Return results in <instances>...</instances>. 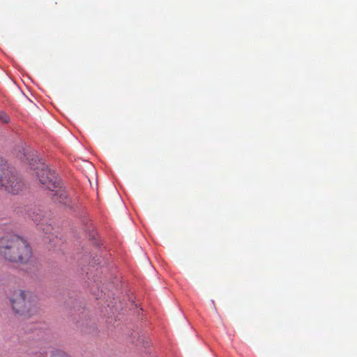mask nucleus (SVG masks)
I'll return each instance as SVG.
<instances>
[{"label":"nucleus","mask_w":357,"mask_h":357,"mask_svg":"<svg viewBox=\"0 0 357 357\" xmlns=\"http://www.w3.org/2000/svg\"><path fill=\"white\" fill-rule=\"evenodd\" d=\"M19 152L20 158L27 162L30 168L35 172L40 183L53 192L52 197L54 202L71 207L73 202L65 188L61 185V181L54 171L50 169L38 158L35 151L27 147H22Z\"/></svg>","instance_id":"nucleus-1"},{"label":"nucleus","mask_w":357,"mask_h":357,"mask_svg":"<svg viewBox=\"0 0 357 357\" xmlns=\"http://www.w3.org/2000/svg\"><path fill=\"white\" fill-rule=\"evenodd\" d=\"M53 241H54V239H52V238H50V239H49V242H50V243H52Z\"/></svg>","instance_id":"nucleus-11"},{"label":"nucleus","mask_w":357,"mask_h":357,"mask_svg":"<svg viewBox=\"0 0 357 357\" xmlns=\"http://www.w3.org/2000/svg\"><path fill=\"white\" fill-rule=\"evenodd\" d=\"M10 118L6 113L3 111H0V121L4 123L9 122Z\"/></svg>","instance_id":"nucleus-8"},{"label":"nucleus","mask_w":357,"mask_h":357,"mask_svg":"<svg viewBox=\"0 0 357 357\" xmlns=\"http://www.w3.org/2000/svg\"><path fill=\"white\" fill-rule=\"evenodd\" d=\"M0 185L8 193L17 195L23 190L24 184L21 176L16 171L7 169L0 180Z\"/></svg>","instance_id":"nucleus-4"},{"label":"nucleus","mask_w":357,"mask_h":357,"mask_svg":"<svg viewBox=\"0 0 357 357\" xmlns=\"http://www.w3.org/2000/svg\"><path fill=\"white\" fill-rule=\"evenodd\" d=\"M0 255L9 261L25 264L31 258L32 251L24 238L7 234L0 238Z\"/></svg>","instance_id":"nucleus-2"},{"label":"nucleus","mask_w":357,"mask_h":357,"mask_svg":"<svg viewBox=\"0 0 357 357\" xmlns=\"http://www.w3.org/2000/svg\"><path fill=\"white\" fill-rule=\"evenodd\" d=\"M36 327H35L34 328H28L27 331L29 332H31V331H33V330H36Z\"/></svg>","instance_id":"nucleus-10"},{"label":"nucleus","mask_w":357,"mask_h":357,"mask_svg":"<svg viewBox=\"0 0 357 357\" xmlns=\"http://www.w3.org/2000/svg\"><path fill=\"white\" fill-rule=\"evenodd\" d=\"M137 341L139 342V344H142L144 346H146L149 344V338L146 337L144 334L139 335Z\"/></svg>","instance_id":"nucleus-7"},{"label":"nucleus","mask_w":357,"mask_h":357,"mask_svg":"<svg viewBox=\"0 0 357 357\" xmlns=\"http://www.w3.org/2000/svg\"><path fill=\"white\" fill-rule=\"evenodd\" d=\"M51 357H68L65 353L58 351L56 353H54Z\"/></svg>","instance_id":"nucleus-9"},{"label":"nucleus","mask_w":357,"mask_h":357,"mask_svg":"<svg viewBox=\"0 0 357 357\" xmlns=\"http://www.w3.org/2000/svg\"><path fill=\"white\" fill-rule=\"evenodd\" d=\"M40 212V211L38 209L37 211L33 212L32 214L29 213V215L34 222H38L37 224L40 225V228L47 234L52 229V227L51 225L47 226L46 229L43 227V222H40L43 220V215Z\"/></svg>","instance_id":"nucleus-6"},{"label":"nucleus","mask_w":357,"mask_h":357,"mask_svg":"<svg viewBox=\"0 0 357 357\" xmlns=\"http://www.w3.org/2000/svg\"><path fill=\"white\" fill-rule=\"evenodd\" d=\"M86 274L88 275L87 284L90 288L92 294L94 295L96 299H105L106 297V294L103 291L102 289L100 291L98 290L99 284L101 282H99L98 279L94 278L93 276L91 278V273L89 274L87 272Z\"/></svg>","instance_id":"nucleus-5"},{"label":"nucleus","mask_w":357,"mask_h":357,"mask_svg":"<svg viewBox=\"0 0 357 357\" xmlns=\"http://www.w3.org/2000/svg\"><path fill=\"white\" fill-rule=\"evenodd\" d=\"M11 303L13 310L17 314L31 315L37 312V302L29 291H18Z\"/></svg>","instance_id":"nucleus-3"}]
</instances>
